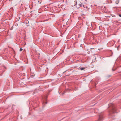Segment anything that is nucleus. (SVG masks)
Returning a JSON list of instances; mask_svg holds the SVG:
<instances>
[{"mask_svg": "<svg viewBox=\"0 0 121 121\" xmlns=\"http://www.w3.org/2000/svg\"><path fill=\"white\" fill-rule=\"evenodd\" d=\"M103 118V117L102 116H99V121H101Z\"/></svg>", "mask_w": 121, "mask_h": 121, "instance_id": "nucleus-1", "label": "nucleus"}, {"mask_svg": "<svg viewBox=\"0 0 121 121\" xmlns=\"http://www.w3.org/2000/svg\"><path fill=\"white\" fill-rule=\"evenodd\" d=\"M76 7L77 8H79L80 7V5H79V4H77L76 5Z\"/></svg>", "mask_w": 121, "mask_h": 121, "instance_id": "nucleus-2", "label": "nucleus"}, {"mask_svg": "<svg viewBox=\"0 0 121 121\" xmlns=\"http://www.w3.org/2000/svg\"><path fill=\"white\" fill-rule=\"evenodd\" d=\"M74 6L76 5L77 4V2L76 1H75L74 2Z\"/></svg>", "mask_w": 121, "mask_h": 121, "instance_id": "nucleus-3", "label": "nucleus"}, {"mask_svg": "<svg viewBox=\"0 0 121 121\" xmlns=\"http://www.w3.org/2000/svg\"><path fill=\"white\" fill-rule=\"evenodd\" d=\"M85 69V68L81 67L80 68V69L81 70H82L84 69Z\"/></svg>", "mask_w": 121, "mask_h": 121, "instance_id": "nucleus-4", "label": "nucleus"}, {"mask_svg": "<svg viewBox=\"0 0 121 121\" xmlns=\"http://www.w3.org/2000/svg\"><path fill=\"white\" fill-rule=\"evenodd\" d=\"M78 3L79 4V5H80V7L81 6V4H82V3H81V2H80V3Z\"/></svg>", "mask_w": 121, "mask_h": 121, "instance_id": "nucleus-5", "label": "nucleus"}, {"mask_svg": "<svg viewBox=\"0 0 121 121\" xmlns=\"http://www.w3.org/2000/svg\"><path fill=\"white\" fill-rule=\"evenodd\" d=\"M22 50H23V49H22V48H21L20 49V51H22Z\"/></svg>", "mask_w": 121, "mask_h": 121, "instance_id": "nucleus-6", "label": "nucleus"}, {"mask_svg": "<svg viewBox=\"0 0 121 121\" xmlns=\"http://www.w3.org/2000/svg\"><path fill=\"white\" fill-rule=\"evenodd\" d=\"M119 16L120 17H121V14H119Z\"/></svg>", "mask_w": 121, "mask_h": 121, "instance_id": "nucleus-7", "label": "nucleus"}, {"mask_svg": "<svg viewBox=\"0 0 121 121\" xmlns=\"http://www.w3.org/2000/svg\"><path fill=\"white\" fill-rule=\"evenodd\" d=\"M13 28V27H12L11 28V29H12Z\"/></svg>", "mask_w": 121, "mask_h": 121, "instance_id": "nucleus-8", "label": "nucleus"}, {"mask_svg": "<svg viewBox=\"0 0 121 121\" xmlns=\"http://www.w3.org/2000/svg\"><path fill=\"white\" fill-rule=\"evenodd\" d=\"M112 112H113V111H114L113 110V111H112Z\"/></svg>", "mask_w": 121, "mask_h": 121, "instance_id": "nucleus-9", "label": "nucleus"}, {"mask_svg": "<svg viewBox=\"0 0 121 121\" xmlns=\"http://www.w3.org/2000/svg\"><path fill=\"white\" fill-rule=\"evenodd\" d=\"M113 110H115V109H113Z\"/></svg>", "mask_w": 121, "mask_h": 121, "instance_id": "nucleus-10", "label": "nucleus"}, {"mask_svg": "<svg viewBox=\"0 0 121 121\" xmlns=\"http://www.w3.org/2000/svg\"><path fill=\"white\" fill-rule=\"evenodd\" d=\"M113 110H115V109H113Z\"/></svg>", "mask_w": 121, "mask_h": 121, "instance_id": "nucleus-11", "label": "nucleus"}, {"mask_svg": "<svg viewBox=\"0 0 121 121\" xmlns=\"http://www.w3.org/2000/svg\"><path fill=\"white\" fill-rule=\"evenodd\" d=\"M113 110H115V109H113Z\"/></svg>", "mask_w": 121, "mask_h": 121, "instance_id": "nucleus-12", "label": "nucleus"}]
</instances>
